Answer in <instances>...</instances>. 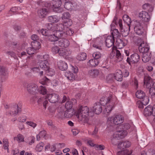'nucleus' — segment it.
<instances>
[{
  "mask_svg": "<svg viewBox=\"0 0 155 155\" xmlns=\"http://www.w3.org/2000/svg\"><path fill=\"white\" fill-rule=\"evenodd\" d=\"M89 109L86 106H81L77 110L76 116L79 122L82 123H86L88 121Z\"/></svg>",
  "mask_w": 155,
  "mask_h": 155,
  "instance_id": "f257e3e1",
  "label": "nucleus"
},
{
  "mask_svg": "<svg viewBox=\"0 0 155 155\" xmlns=\"http://www.w3.org/2000/svg\"><path fill=\"white\" fill-rule=\"evenodd\" d=\"M48 62L46 60L41 61L39 63V66L31 68L34 73H37L40 77L44 75V71L47 68Z\"/></svg>",
  "mask_w": 155,
  "mask_h": 155,
  "instance_id": "f03ea898",
  "label": "nucleus"
},
{
  "mask_svg": "<svg viewBox=\"0 0 155 155\" xmlns=\"http://www.w3.org/2000/svg\"><path fill=\"white\" fill-rule=\"evenodd\" d=\"M124 121L123 116L120 115H118L113 117H108L107 121V124L110 126H112L114 124L118 125L122 123Z\"/></svg>",
  "mask_w": 155,
  "mask_h": 155,
  "instance_id": "7ed1b4c3",
  "label": "nucleus"
},
{
  "mask_svg": "<svg viewBox=\"0 0 155 155\" xmlns=\"http://www.w3.org/2000/svg\"><path fill=\"white\" fill-rule=\"evenodd\" d=\"M117 18L114 17L111 24L110 25L111 36L113 37L114 39L119 38L120 37V33L119 32L118 30L114 28L115 25H117L116 20Z\"/></svg>",
  "mask_w": 155,
  "mask_h": 155,
  "instance_id": "20e7f679",
  "label": "nucleus"
},
{
  "mask_svg": "<svg viewBox=\"0 0 155 155\" xmlns=\"http://www.w3.org/2000/svg\"><path fill=\"white\" fill-rule=\"evenodd\" d=\"M136 95L137 97L143 101V103L144 104H147L149 103V98L146 96L145 93L143 91L141 90L138 91L136 93Z\"/></svg>",
  "mask_w": 155,
  "mask_h": 155,
  "instance_id": "39448f33",
  "label": "nucleus"
},
{
  "mask_svg": "<svg viewBox=\"0 0 155 155\" xmlns=\"http://www.w3.org/2000/svg\"><path fill=\"white\" fill-rule=\"evenodd\" d=\"M134 29L135 32L138 35H141L144 32L142 23L136 21L134 22Z\"/></svg>",
  "mask_w": 155,
  "mask_h": 155,
  "instance_id": "423d86ee",
  "label": "nucleus"
},
{
  "mask_svg": "<svg viewBox=\"0 0 155 155\" xmlns=\"http://www.w3.org/2000/svg\"><path fill=\"white\" fill-rule=\"evenodd\" d=\"M120 127L117 129L116 131L113 134V137L117 140L124 137L127 134V132L124 129H119Z\"/></svg>",
  "mask_w": 155,
  "mask_h": 155,
  "instance_id": "0eeeda50",
  "label": "nucleus"
},
{
  "mask_svg": "<svg viewBox=\"0 0 155 155\" xmlns=\"http://www.w3.org/2000/svg\"><path fill=\"white\" fill-rule=\"evenodd\" d=\"M143 114L146 117L152 115L155 119V106L152 107L150 105L148 106L145 108Z\"/></svg>",
  "mask_w": 155,
  "mask_h": 155,
  "instance_id": "6e6552de",
  "label": "nucleus"
},
{
  "mask_svg": "<svg viewBox=\"0 0 155 155\" xmlns=\"http://www.w3.org/2000/svg\"><path fill=\"white\" fill-rule=\"evenodd\" d=\"M122 20L120 19L118 22L119 26L122 35L124 37L127 36L130 30V26L129 25H127V27L126 29H123V24H122Z\"/></svg>",
  "mask_w": 155,
  "mask_h": 155,
  "instance_id": "1a4fd4ad",
  "label": "nucleus"
},
{
  "mask_svg": "<svg viewBox=\"0 0 155 155\" xmlns=\"http://www.w3.org/2000/svg\"><path fill=\"white\" fill-rule=\"evenodd\" d=\"M1 59L0 58V61ZM0 80L1 82L4 81L7 78L8 73L7 69L4 66L0 65Z\"/></svg>",
  "mask_w": 155,
  "mask_h": 155,
  "instance_id": "9d476101",
  "label": "nucleus"
},
{
  "mask_svg": "<svg viewBox=\"0 0 155 155\" xmlns=\"http://www.w3.org/2000/svg\"><path fill=\"white\" fill-rule=\"evenodd\" d=\"M68 24V22H65L63 24L61 23L58 24L56 26V30L55 32H59L60 35L62 36V35L65 30V27H67Z\"/></svg>",
  "mask_w": 155,
  "mask_h": 155,
  "instance_id": "9b49d317",
  "label": "nucleus"
},
{
  "mask_svg": "<svg viewBox=\"0 0 155 155\" xmlns=\"http://www.w3.org/2000/svg\"><path fill=\"white\" fill-rule=\"evenodd\" d=\"M137 45L139 46V50L140 53L144 54L147 53V52L149 50V46L144 41L138 44Z\"/></svg>",
  "mask_w": 155,
  "mask_h": 155,
  "instance_id": "f8f14e48",
  "label": "nucleus"
},
{
  "mask_svg": "<svg viewBox=\"0 0 155 155\" xmlns=\"http://www.w3.org/2000/svg\"><path fill=\"white\" fill-rule=\"evenodd\" d=\"M114 101H111L110 103L108 105H106V106L105 109L103 110V113L106 115V116H108L110 113L113 109L114 106Z\"/></svg>",
  "mask_w": 155,
  "mask_h": 155,
  "instance_id": "ddd939ff",
  "label": "nucleus"
},
{
  "mask_svg": "<svg viewBox=\"0 0 155 155\" xmlns=\"http://www.w3.org/2000/svg\"><path fill=\"white\" fill-rule=\"evenodd\" d=\"M64 0H55L53 1L52 2V8H54V11H57L59 12L60 11L59 10L61 9L60 6L62 4V2Z\"/></svg>",
  "mask_w": 155,
  "mask_h": 155,
  "instance_id": "4468645a",
  "label": "nucleus"
},
{
  "mask_svg": "<svg viewBox=\"0 0 155 155\" xmlns=\"http://www.w3.org/2000/svg\"><path fill=\"white\" fill-rule=\"evenodd\" d=\"M128 43V41L124 38L117 39L116 41V44L119 49H121L126 46Z\"/></svg>",
  "mask_w": 155,
  "mask_h": 155,
  "instance_id": "2eb2a0df",
  "label": "nucleus"
},
{
  "mask_svg": "<svg viewBox=\"0 0 155 155\" xmlns=\"http://www.w3.org/2000/svg\"><path fill=\"white\" fill-rule=\"evenodd\" d=\"M114 101L112 98V96H110L108 97H103L101 98L100 101V105L104 106L108 105L110 103L111 101Z\"/></svg>",
  "mask_w": 155,
  "mask_h": 155,
  "instance_id": "dca6fc26",
  "label": "nucleus"
},
{
  "mask_svg": "<svg viewBox=\"0 0 155 155\" xmlns=\"http://www.w3.org/2000/svg\"><path fill=\"white\" fill-rule=\"evenodd\" d=\"M21 111V109L19 107L18 105H16L15 107L11 108V110L7 114V115L9 114L12 116H15Z\"/></svg>",
  "mask_w": 155,
  "mask_h": 155,
  "instance_id": "f3484780",
  "label": "nucleus"
},
{
  "mask_svg": "<svg viewBox=\"0 0 155 155\" xmlns=\"http://www.w3.org/2000/svg\"><path fill=\"white\" fill-rule=\"evenodd\" d=\"M46 98L48 99L50 102L54 103L58 101V95L55 94H48Z\"/></svg>",
  "mask_w": 155,
  "mask_h": 155,
  "instance_id": "a211bd4d",
  "label": "nucleus"
},
{
  "mask_svg": "<svg viewBox=\"0 0 155 155\" xmlns=\"http://www.w3.org/2000/svg\"><path fill=\"white\" fill-rule=\"evenodd\" d=\"M38 86L33 83H30L28 84L27 86V90L28 92L31 94H34L36 92L37 90Z\"/></svg>",
  "mask_w": 155,
  "mask_h": 155,
  "instance_id": "6ab92c4d",
  "label": "nucleus"
},
{
  "mask_svg": "<svg viewBox=\"0 0 155 155\" xmlns=\"http://www.w3.org/2000/svg\"><path fill=\"white\" fill-rule=\"evenodd\" d=\"M139 17L145 22L149 21L150 19V16L148 13L146 11H143L140 12L139 13Z\"/></svg>",
  "mask_w": 155,
  "mask_h": 155,
  "instance_id": "aec40b11",
  "label": "nucleus"
},
{
  "mask_svg": "<svg viewBox=\"0 0 155 155\" xmlns=\"http://www.w3.org/2000/svg\"><path fill=\"white\" fill-rule=\"evenodd\" d=\"M61 37H62L60 35L59 32H55L54 34L49 35L48 36L49 40L51 41H56Z\"/></svg>",
  "mask_w": 155,
  "mask_h": 155,
  "instance_id": "412c9836",
  "label": "nucleus"
},
{
  "mask_svg": "<svg viewBox=\"0 0 155 155\" xmlns=\"http://www.w3.org/2000/svg\"><path fill=\"white\" fill-rule=\"evenodd\" d=\"M60 40L58 41V44L60 47L66 48L68 47L70 44L69 41L65 38V37H61Z\"/></svg>",
  "mask_w": 155,
  "mask_h": 155,
  "instance_id": "4be33fe9",
  "label": "nucleus"
},
{
  "mask_svg": "<svg viewBox=\"0 0 155 155\" xmlns=\"http://www.w3.org/2000/svg\"><path fill=\"white\" fill-rule=\"evenodd\" d=\"M64 1L65 2L64 5V7L67 10H69L75 8L74 7L75 4L71 2V0H64Z\"/></svg>",
  "mask_w": 155,
  "mask_h": 155,
  "instance_id": "5701e85b",
  "label": "nucleus"
},
{
  "mask_svg": "<svg viewBox=\"0 0 155 155\" xmlns=\"http://www.w3.org/2000/svg\"><path fill=\"white\" fill-rule=\"evenodd\" d=\"M131 145V143L128 141H124L120 143L118 145V147L120 149L123 150L128 148Z\"/></svg>",
  "mask_w": 155,
  "mask_h": 155,
  "instance_id": "b1692460",
  "label": "nucleus"
},
{
  "mask_svg": "<svg viewBox=\"0 0 155 155\" xmlns=\"http://www.w3.org/2000/svg\"><path fill=\"white\" fill-rule=\"evenodd\" d=\"M152 82V80L150 77H146L144 79V86L148 89L151 88V86L153 85Z\"/></svg>",
  "mask_w": 155,
  "mask_h": 155,
  "instance_id": "393cba45",
  "label": "nucleus"
},
{
  "mask_svg": "<svg viewBox=\"0 0 155 155\" xmlns=\"http://www.w3.org/2000/svg\"><path fill=\"white\" fill-rule=\"evenodd\" d=\"M115 41V39L111 35L108 36L106 38L105 42L106 46L110 48L113 46Z\"/></svg>",
  "mask_w": 155,
  "mask_h": 155,
  "instance_id": "a878e982",
  "label": "nucleus"
},
{
  "mask_svg": "<svg viewBox=\"0 0 155 155\" xmlns=\"http://www.w3.org/2000/svg\"><path fill=\"white\" fill-rule=\"evenodd\" d=\"M93 112L96 114H98L101 113L102 111V108L99 103H96L93 106Z\"/></svg>",
  "mask_w": 155,
  "mask_h": 155,
  "instance_id": "bb28decb",
  "label": "nucleus"
},
{
  "mask_svg": "<svg viewBox=\"0 0 155 155\" xmlns=\"http://www.w3.org/2000/svg\"><path fill=\"white\" fill-rule=\"evenodd\" d=\"M76 112L74 109H67L64 114V117L67 118L72 117L74 115L76 116Z\"/></svg>",
  "mask_w": 155,
  "mask_h": 155,
  "instance_id": "cd10ccee",
  "label": "nucleus"
},
{
  "mask_svg": "<svg viewBox=\"0 0 155 155\" xmlns=\"http://www.w3.org/2000/svg\"><path fill=\"white\" fill-rule=\"evenodd\" d=\"M71 25V24L70 23L69 25L68 24L67 27H65V30L62 34V37H66L68 35L71 36L73 34L74 31L71 29H70L68 27Z\"/></svg>",
  "mask_w": 155,
  "mask_h": 155,
  "instance_id": "c85d7f7f",
  "label": "nucleus"
},
{
  "mask_svg": "<svg viewBox=\"0 0 155 155\" xmlns=\"http://www.w3.org/2000/svg\"><path fill=\"white\" fill-rule=\"evenodd\" d=\"M64 75L67 78L71 81L75 80L76 77V74H74L71 71H66Z\"/></svg>",
  "mask_w": 155,
  "mask_h": 155,
  "instance_id": "c756f323",
  "label": "nucleus"
},
{
  "mask_svg": "<svg viewBox=\"0 0 155 155\" xmlns=\"http://www.w3.org/2000/svg\"><path fill=\"white\" fill-rule=\"evenodd\" d=\"M57 63L58 67L61 70L65 71L67 69L68 66L65 62L60 60Z\"/></svg>",
  "mask_w": 155,
  "mask_h": 155,
  "instance_id": "7c9ffc66",
  "label": "nucleus"
},
{
  "mask_svg": "<svg viewBox=\"0 0 155 155\" xmlns=\"http://www.w3.org/2000/svg\"><path fill=\"white\" fill-rule=\"evenodd\" d=\"M77 101L75 99H73L71 101H67L65 104V107L67 109H72L73 105L75 104Z\"/></svg>",
  "mask_w": 155,
  "mask_h": 155,
  "instance_id": "2f4dec72",
  "label": "nucleus"
},
{
  "mask_svg": "<svg viewBox=\"0 0 155 155\" xmlns=\"http://www.w3.org/2000/svg\"><path fill=\"white\" fill-rule=\"evenodd\" d=\"M116 54L114 61L116 62H118L121 61L123 58V56L122 55L120 51L117 49L116 50Z\"/></svg>",
  "mask_w": 155,
  "mask_h": 155,
  "instance_id": "473e14b6",
  "label": "nucleus"
},
{
  "mask_svg": "<svg viewBox=\"0 0 155 155\" xmlns=\"http://www.w3.org/2000/svg\"><path fill=\"white\" fill-rule=\"evenodd\" d=\"M114 78L117 81H121L123 78L122 72L120 70H117L115 74H114Z\"/></svg>",
  "mask_w": 155,
  "mask_h": 155,
  "instance_id": "72a5a7b5",
  "label": "nucleus"
},
{
  "mask_svg": "<svg viewBox=\"0 0 155 155\" xmlns=\"http://www.w3.org/2000/svg\"><path fill=\"white\" fill-rule=\"evenodd\" d=\"M48 10L45 8H42L38 11V14L39 17L41 18L45 17L48 14Z\"/></svg>",
  "mask_w": 155,
  "mask_h": 155,
  "instance_id": "f704fd0d",
  "label": "nucleus"
},
{
  "mask_svg": "<svg viewBox=\"0 0 155 155\" xmlns=\"http://www.w3.org/2000/svg\"><path fill=\"white\" fill-rule=\"evenodd\" d=\"M99 73V71L97 69H92L88 71V74L91 77L95 78L98 76Z\"/></svg>",
  "mask_w": 155,
  "mask_h": 155,
  "instance_id": "c9c22d12",
  "label": "nucleus"
},
{
  "mask_svg": "<svg viewBox=\"0 0 155 155\" xmlns=\"http://www.w3.org/2000/svg\"><path fill=\"white\" fill-rule=\"evenodd\" d=\"M48 20L49 22L51 23H56L59 21V17L57 15L50 16L48 17Z\"/></svg>",
  "mask_w": 155,
  "mask_h": 155,
  "instance_id": "e433bc0d",
  "label": "nucleus"
},
{
  "mask_svg": "<svg viewBox=\"0 0 155 155\" xmlns=\"http://www.w3.org/2000/svg\"><path fill=\"white\" fill-rule=\"evenodd\" d=\"M131 58L132 62L134 63H137L140 60V56L137 53H134L132 54Z\"/></svg>",
  "mask_w": 155,
  "mask_h": 155,
  "instance_id": "4c0bfd02",
  "label": "nucleus"
},
{
  "mask_svg": "<svg viewBox=\"0 0 155 155\" xmlns=\"http://www.w3.org/2000/svg\"><path fill=\"white\" fill-rule=\"evenodd\" d=\"M35 138L33 136H30L25 139V142L28 145H31L35 143Z\"/></svg>",
  "mask_w": 155,
  "mask_h": 155,
  "instance_id": "58836bf2",
  "label": "nucleus"
},
{
  "mask_svg": "<svg viewBox=\"0 0 155 155\" xmlns=\"http://www.w3.org/2000/svg\"><path fill=\"white\" fill-rule=\"evenodd\" d=\"M151 57V55L150 53L144 54L142 58V60L144 62H147L150 60Z\"/></svg>",
  "mask_w": 155,
  "mask_h": 155,
  "instance_id": "ea45409f",
  "label": "nucleus"
},
{
  "mask_svg": "<svg viewBox=\"0 0 155 155\" xmlns=\"http://www.w3.org/2000/svg\"><path fill=\"white\" fill-rule=\"evenodd\" d=\"M99 61L97 60L94 59H92L88 62V65H90L91 67H95L98 65Z\"/></svg>",
  "mask_w": 155,
  "mask_h": 155,
  "instance_id": "a19ab883",
  "label": "nucleus"
},
{
  "mask_svg": "<svg viewBox=\"0 0 155 155\" xmlns=\"http://www.w3.org/2000/svg\"><path fill=\"white\" fill-rule=\"evenodd\" d=\"M14 139L15 140L17 141L19 143L24 141V137L20 134H18L17 137H14Z\"/></svg>",
  "mask_w": 155,
  "mask_h": 155,
  "instance_id": "79ce46f5",
  "label": "nucleus"
},
{
  "mask_svg": "<svg viewBox=\"0 0 155 155\" xmlns=\"http://www.w3.org/2000/svg\"><path fill=\"white\" fill-rule=\"evenodd\" d=\"M31 46L35 51L41 47L40 43L38 41H32L31 43Z\"/></svg>",
  "mask_w": 155,
  "mask_h": 155,
  "instance_id": "37998d69",
  "label": "nucleus"
},
{
  "mask_svg": "<svg viewBox=\"0 0 155 155\" xmlns=\"http://www.w3.org/2000/svg\"><path fill=\"white\" fill-rule=\"evenodd\" d=\"M87 58L86 54L84 52L79 54L77 56V59L80 61H83L85 60Z\"/></svg>",
  "mask_w": 155,
  "mask_h": 155,
  "instance_id": "c03bdc74",
  "label": "nucleus"
},
{
  "mask_svg": "<svg viewBox=\"0 0 155 155\" xmlns=\"http://www.w3.org/2000/svg\"><path fill=\"white\" fill-rule=\"evenodd\" d=\"M64 109V107H61L58 108V115L59 117L62 118L64 117V114L65 112Z\"/></svg>",
  "mask_w": 155,
  "mask_h": 155,
  "instance_id": "a18cd8bd",
  "label": "nucleus"
},
{
  "mask_svg": "<svg viewBox=\"0 0 155 155\" xmlns=\"http://www.w3.org/2000/svg\"><path fill=\"white\" fill-rule=\"evenodd\" d=\"M123 19L124 22L126 23L127 25H130V23L131 22V20L128 15H124L123 17Z\"/></svg>",
  "mask_w": 155,
  "mask_h": 155,
  "instance_id": "49530a36",
  "label": "nucleus"
},
{
  "mask_svg": "<svg viewBox=\"0 0 155 155\" xmlns=\"http://www.w3.org/2000/svg\"><path fill=\"white\" fill-rule=\"evenodd\" d=\"M133 125L132 124H130L128 123H125L123 125L120 126V128L121 129V128L122 129L125 130H128L129 129H132L131 128L132 127Z\"/></svg>",
  "mask_w": 155,
  "mask_h": 155,
  "instance_id": "de8ad7c7",
  "label": "nucleus"
},
{
  "mask_svg": "<svg viewBox=\"0 0 155 155\" xmlns=\"http://www.w3.org/2000/svg\"><path fill=\"white\" fill-rule=\"evenodd\" d=\"M45 71H46V75L48 76H52L55 74L54 71L52 69L49 68L47 67V68Z\"/></svg>",
  "mask_w": 155,
  "mask_h": 155,
  "instance_id": "09e8293b",
  "label": "nucleus"
},
{
  "mask_svg": "<svg viewBox=\"0 0 155 155\" xmlns=\"http://www.w3.org/2000/svg\"><path fill=\"white\" fill-rule=\"evenodd\" d=\"M153 86V84L151 88L149 89L150 96L152 98L155 97V87H154Z\"/></svg>",
  "mask_w": 155,
  "mask_h": 155,
  "instance_id": "8fccbe9b",
  "label": "nucleus"
},
{
  "mask_svg": "<svg viewBox=\"0 0 155 155\" xmlns=\"http://www.w3.org/2000/svg\"><path fill=\"white\" fill-rule=\"evenodd\" d=\"M44 144L42 142H40L39 144H37L36 148V151L40 152L43 148Z\"/></svg>",
  "mask_w": 155,
  "mask_h": 155,
  "instance_id": "3c124183",
  "label": "nucleus"
},
{
  "mask_svg": "<svg viewBox=\"0 0 155 155\" xmlns=\"http://www.w3.org/2000/svg\"><path fill=\"white\" fill-rule=\"evenodd\" d=\"M102 44L101 43H100L99 44L95 43L93 45V47L94 48L98 50H102Z\"/></svg>",
  "mask_w": 155,
  "mask_h": 155,
  "instance_id": "603ef678",
  "label": "nucleus"
},
{
  "mask_svg": "<svg viewBox=\"0 0 155 155\" xmlns=\"http://www.w3.org/2000/svg\"><path fill=\"white\" fill-rule=\"evenodd\" d=\"M39 90L40 93L43 95L47 93V90L46 88L42 85L40 86Z\"/></svg>",
  "mask_w": 155,
  "mask_h": 155,
  "instance_id": "864d4df0",
  "label": "nucleus"
},
{
  "mask_svg": "<svg viewBox=\"0 0 155 155\" xmlns=\"http://www.w3.org/2000/svg\"><path fill=\"white\" fill-rule=\"evenodd\" d=\"M114 74H109L107 78V81L111 82L114 81Z\"/></svg>",
  "mask_w": 155,
  "mask_h": 155,
  "instance_id": "5fc2aeb1",
  "label": "nucleus"
},
{
  "mask_svg": "<svg viewBox=\"0 0 155 155\" xmlns=\"http://www.w3.org/2000/svg\"><path fill=\"white\" fill-rule=\"evenodd\" d=\"M27 54L29 55H31L34 54L35 52V50L31 47L28 48L26 50Z\"/></svg>",
  "mask_w": 155,
  "mask_h": 155,
  "instance_id": "6e6d98bb",
  "label": "nucleus"
},
{
  "mask_svg": "<svg viewBox=\"0 0 155 155\" xmlns=\"http://www.w3.org/2000/svg\"><path fill=\"white\" fill-rule=\"evenodd\" d=\"M3 147L5 149H8V140L6 139H4L3 140Z\"/></svg>",
  "mask_w": 155,
  "mask_h": 155,
  "instance_id": "4d7b16f0",
  "label": "nucleus"
},
{
  "mask_svg": "<svg viewBox=\"0 0 155 155\" xmlns=\"http://www.w3.org/2000/svg\"><path fill=\"white\" fill-rule=\"evenodd\" d=\"M58 53L61 56H64L68 55L67 52L65 51V49H62L61 50L60 49L59 52Z\"/></svg>",
  "mask_w": 155,
  "mask_h": 155,
  "instance_id": "13d9d810",
  "label": "nucleus"
},
{
  "mask_svg": "<svg viewBox=\"0 0 155 155\" xmlns=\"http://www.w3.org/2000/svg\"><path fill=\"white\" fill-rule=\"evenodd\" d=\"M60 48L57 46H54L52 47L51 51L53 54H56L59 52Z\"/></svg>",
  "mask_w": 155,
  "mask_h": 155,
  "instance_id": "bf43d9fd",
  "label": "nucleus"
},
{
  "mask_svg": "<svg viewBox=\"0 0 155 155\" xmlns=\"http://www.w3.org/2000/svg\"><path fill=\"white\" fill-rule=\"evenodd\" d=\"M93 56L94 59L97 60L101 57V54L99 52H94L93 54Z\"/></svg>",
  "mask_w": 155,
  "mask_h": 155,
  "instance_id": "052dcab7",
  "label": "nucleus"
},
{
  "mask_svg": "<svg viewBox=\"0 0 155 155\" xmlns=\"http://www.w3.org/2000/svg\"><path fill=\"white\" fill-rule=\"evenodd\" d=\"M129 152V151L127 150L124 151L121 150L117 153V155H127Z\"/></svg>",
  "mask_w": 155,
  "mask_h": 155,
  "instance_id": "680f3d73",
  "label": "nucleus"
},
{
  "mask_svg": "<svg viewBox=\"0 0 155 155\" xmlns=\"http://www.w3.org/2000/svg\"><path fill=\"white\" fill-rule=\"evenodd\" d=\"M48 31L46 29H42L40 31H38V32L40 34H41L43 35L46 36L48 34Z\"/></svg>",
  "mask_w": 155,
  "mask_h": 155,
  "instance_id": "e2e57ef3",
  "label": "nucleus"
},
{
  "mask_svg": "<svg viewBox=\"0 0 155 155\" xmlns=\"http://www.w3.org/2000/svg\"><path fill=\"white\" fill-rule=\"evenodd\" d=\"M70 14L68 12H65L62 14L61 17L62 19H68L70 17Z\"/></svg>",
  "mask_w": 155,
  "mask_h": 155,
  "instance_id": "0e129e2a",
  "label": "nucleus"
},
{
  "mask_svg": "<svg viewBox=\"0 0 155 155\" xmlns=\"http://www.w3.org/2000/svg\"><path fill=\"white\" fill-rule=\"evenodd\" d=\"M132 85L135 87L136 89L138 88V82L137 79L134 78V80L132 81Z\"/></svg>",
  "mask_w": 155,
  "mask_h": 155,
  "instance_id": "69168bd1",
  "label": "nucleus"
},
{
  "mask_svg": "<svg viewBox=\"0 0 155 155\" xmlns=\"http://www.w3.org/2000/svg\"><path fill=\"white\" fill-rule=\"evenodd\" d=\"M40 137L46 138V132L45 130H43L41 131L38 134Z\"/></svg>",
  "mask_w": 155,
  "mask_h": 155,
  "instance_id": "338daca9",
  "label": "nucleus"
},
{
  "mask_svg": "<svg viewBox=\"0 0 155 155\" xmlns=\"http://www.w3.org/2000/svg\"><path fill=\"white\" fill-rule=\"evenodd\" d=\"M71 69L75 74H77L78 71V68L76 66L71 65Z\"/></svg>",
  "mask_w": 155,
  "mask_h": 155,
  "instance_id": "774afa93",
  "label": "nucleus"
}]
</instances>
